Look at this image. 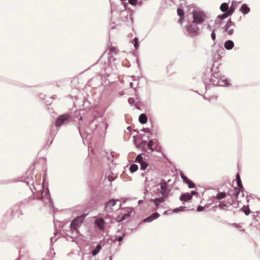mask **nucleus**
Segmentation results:
<instances>
[{"label":"nucleus","mask_w":260,"mask_h":260,"mask_svg":"<svg viewBox=\"0 0 260 260\" xmlns=\"http://www.w3.org/2000/svg\"><path fill=\"white\" fill-rule=\"evenodd\" d=\"M192 14L193 18L192 22L195 24H202L207 17L206 14L204 11L198 9L193 10Z\"/></svg>","instance_id":"obj_1"},{"label":"nucleus","mask_w":260,"mask_h":260,"mask_svg":"<svg viewBox=\"0 0 260 260\" xmlns=\"http://www.w3.org/2000/svg\"><path fill=\"white\" fill-rule=\"evenodd\" d=\"M85 218V215H82L75 218L71 222L70 225V230L72 233L74 232H78V228H79L82 224Z\"/></svg>","instance_id":"obj_2"},{"label":"nucleus","mask_w":260,"mask_h":260,"mask_svg":"<svg viewBox=\"0 0 260 260\" xmlns=\"http://www.w3.org/2000/svg\"><path fill=\"white\" fill-rule=\"evenodd\" d=\"M197 24L192 22L186 26V30L190 37H194L199 35L200 29Z\"/></svg>","instance_id":"obj_3"},{"label":"nucleus","mask_w":260,"mask_h":260,"mask_svg":"<svg viewBox=\"0 0 260 260\" xmlns=\"http://www.w3.org/2000/svg\"><path fill=\"white\" fill-rule=\"evenodd\" d=\"M70 118L69 114H63L59 116L56 120L55 122V126L58 127L60 126L62 124L64 123Z\"/></svg>","instance_id":"obj_4"},{"label":"nucleus","mask_w":260,"mask_h":260,"mask_svg":"<svg viewBox=\"0 0 260 260\" xmlns=\"http://www.w3.org/2000/svg\"><path fill=\"white\" fill-rule=\"evenodd\" d=\"M160 193L164 197H168V190H167V184L166 182L162 181L160 183Z\"/></svg>","instance_id":"obj_5"},{"label":"nucleus","mask_w":260,"mask_h":260,"mask_svg":"<svg viewBox=\"0 0 260 260\" xmlns=\"http://www.w3.org/2000/svg\"><path fill=\"white\" fill-rule=\"evenodd\" d=\"M177 14L180 17L178 22L181 25H182L184 19V12L182 9L178 8L177 9Z\"/></svg>","instance_id":"obj_6"},{"label":"nucleus","mask_w":260,"mask_h":260,"mask_svg":"<svg viewBox=\"0 0 260 260\" xmlns=\"http://www.w3.org/2000/svg\"><path fill=\"white\" fill-rule=\"evenodd\" d=\"M232 25L233 22L231 20H229L225 25V30L228 32L229 35H232L234 32V29L233 28H230V27Z\"/></svg>","instance_id":"obj_7"},{"label":"nucleus","mask_w":260,"mask_h":260,"mask_svg":"<svg viewBox=\"0 0 260 260\" xmlns=\"http://www.w3.org/2000/svg\"><path fill=\"white\" fill-rule=\"evenodd\" d=\"M159 216V214L157 213H154L151 215L149 216L148 217L145 218L144 220V222H151L153 220L157 219Z\"/></svg>","instance_id":"obj_8"},{"label":"nucleus","mask_w":260,"mask_h":260,"mask_svg":"<svg viewBox=\"0 0 260 260\" xmlns=\"http://www.w3.org/2000/svg\"><path fill=\"white\" fill-rule=\"evenodd\" d=\"M250 10V8L245 4H243L240 9V12L244 15L248 14Z\"/></svg>","instance_id":"obj_9"},{"label":"nucleus","mask_w":260,"mask_h":260,"mask_svg":"<svg viewBox=\"0 0 260 260\" xmlns=\"http://www.w3.org/2000/svg\"><path fill=\"white\" fill-rule=\"evenodd\" d=\"M191 199H192V196L188 193L182 194L180 198V200L181 201H184V202L189 201V200H191Z\"/></svg>","instance_id":"obj_10"},{"label":"nucleus","mask_w":260,"mask_h":260,"mask_svg":"<svg viewBox=\"0 0 260 260\" xmlns=\"http://www.w3.org/2000/svg\"><path fill=\"white\" fill-rule=\"evenodd\" d=\"M104 220L102 218H98L95 220L96 225L101 230L104 229Z\"/></svg>","instance_id":"obj_11"},{"label":"nucleus","mask_w":260,"mask_h":260,"mask_svg":"<svg viewBox=\"0 0 260 260\" xmlns=\"http://www.w3.org/2000/svg\"><path fill=\"white\" fill-rule=\"evenodd\" d=\"M234 43L231 40L226 41L224 45V47L228 50H230L232 49L234 47Z\"/></svg>","instance_id":"obj_12"},{"label":"nucleus","mask_w":260,"mask_h":260,"mask_svg":"<svg viewBox=\"0 0 260 260\" xmlns=\"http://www.w3.org/2000/svg\"><path fill=\"white\" fill-rule=\"evenodd\" d=\"M116 201L114 199L109 200L105 205V208H109L111 209L112 207L115 205Z\"/></svg>","instance_id":"obj_13"},{"label":"nucleus","mask_w":260,"mask_h":260,"mask_svg":"<svg viewBox=\"0 0 260 260\" xmlns=\"http://www.w3.org/2000/svg\"><path fill=\"white\" fill-rule=\"evenodd\" d=\"M220 9L223 12H227L229 10V6L227 3H222L220 7Z\"/></svg>","instance_id":"obj_14"},{"label":"nucleus","mask_w":260,"mask_h":260,"mask_svg":"<svg viewBox=\"0 0 260 260\" xmlns=\"http://www.w3.org/2000/svg\"><path fill=\"white\" fill-rule=\"evenodd\" d=\"M139 121L142 124L146 123L147 121V118L145 114H141L139 116Z\"/></svg>","instance_id":"obj_15"},{"label":"nucleus","mask_w":260,"mask_h":260,"mask_svg":"<svg viewBox=\"0 0 260 260\" xmlns=\"http://www.w3.org/2000/svg\"><path fill=\"white\" fill-rule=\"evenodd\" d=\"M241 188L239 187H235L233 190H231V191H233V193H232V195L237 198L240 192Z\"/></svg>","instance_id":"obj_16"},{"label":"nucleus","mask_w":260,"mask_h":260,"mask_svg":"<svg viewBox=\"0 0 260 260\" xmlns=\"http://www.w3.org/2000/svg\"><path fill=\"white\" fill-rule=\"evenodd\" d=\"M164 198L165 197H162L161 198H156L155 200H154V204L157 207H158L159 204L160 203H162V202H165V200Z\"/></svg>","instance_id":"obj_17"},{"label":"nucleus","mask_w":260,"mask_h":260,"mask_svg":"<svg viewBox=\"0 0 260 260\" xmlns=\"http://www.w3.org/2000/svg\"><path fill=\"white\" fill-rule=\"evenodd\" d=\"M109 53L111 55H115L117 53V48L115 47L111 46L109 49Z\"/></svg>","instance_id":"obj_18"},{"label":"nucleus","mask_w":260,"mask_h":260,"mask_svg":"<svg viewBox=\"0 0 260 260\" xmlns=\"http://www.w3.org/2000/svg\"><path fill=\"white\" fill-rule=\"evenodd\" d=\"M236 178H237V182L238 187H239L240 188H242L243 186H242V182H241L240 176L238 174H237L236 175Z\"/></svg>","instance_id":"obj_19"},{"label":"nucleus","mask_w":260,"mask_h":260,"mask_svg":"<svg viewBox=\"0 0 260 260\" xmlns=\"http://www.w3.org/2000/svg\"><path fill=\"white\" fill-rule=\"evenodd\" d=\"M101 248V245H98L96 247L92 250V254L93 255H95L100 250Z\"/></svg>","instance_id":"obj_20"},{"label":"nucleus","mask_w":260,"mask_h":260,"mask_svg":"<svg viewBox=\"0 0 260 260\" xmlns=\"http://www.w3.org/2000/svg\"><path fill=\"white\" fill-rule=\"evenodd\" d=\"M129 214L127 213L122 216V217L120 219H118V218H116V220L118 222L122 221L124 220H125L127 218L129 217Z\"/></svg>","instance_id":"obj_21"},{"label":"nucleus","mask_w":260,"mask_h":260,"mask_svg":"<svg viewBox=\"0 0 260 260\" xmlns=\"http://www.w3.org/2000/svg\"><path fill=\"white\" fill-rule=\"evenodd\" d=\"M153 141L152 140H149V141L148 142V147L149 148V149H150L151 151H153L154 150V148H153Z\"/></svg>","instance_id":"obj_22"},{"label":"nucleus","mask_w":260,"mask_h":260,"mask_svg":"<svg viewBox=\"0 0 260 260\" xmlns=\"http://www.w3.org/2000/svg\"><path fill=\"white\" fill-rule=\"evenodd\" d=\"M235 10V7L234 6V3L233 2L231 7L229 8V10L228 12L231 15H232L233 14V13H234Z\"/></svg>","instance_id":"obj_23"},{"label":"nucleus","mask_w":260,"mask_h":260,"mask_svg":"<svg viewBox=\"0 0 260 260\" xmlns=\"http://www.w3.org/2000/svg\"><path fill=\"white\" fill-rule=\"evenodd\" d=\"M231 16V15L227 11V12H225V13H224V14H223L222 15H219L218 16V17L220 19H225V18H227L228 16Z\"/></svg>","instance_id":"obj_24"},{"label":"nucleus","mask_w":260,"mask_h":260,"mask_svg":"<svg viewBox=\"0 0 260 260\" xmlns=\"http://www.w3.org/2000/svg\"><path fill=\"white\" fill-rule=\"evenodd\" d=\"M138 166L137 165L133 164L131 166L129 170L132 173H133V172L136 171L138 170Z\"/></svg>","instance_id":"obj_25"},{"label":"nucleus","mask_w":260,"mask_h":260,"mask_svg":"<svg viewBox=\"0 0 260 260\" xmlns=\"http://www.w3.org/2000/svg\"><path fill=\"white\" fill-rule=\"evenodd\" d=\"M141 165V169L142 170H145L148 167V164L145 161H143L140 164Z\"/></svg>","instance_id":"obj_26"},{"label":"nucleus","mask_w":260,"mask_h":260,"mask_svg":"<svg viewBox=\"0 0 260 260\" xmlns=\"http://www.w3.org/2000/svg\"><path fill=\"white\" fill-rule=\"evenodd\" d=\"M225 197V193L224 192H220L217 194V199L220 200L223 199Z\"/></svg>","instance_id":"obj_27"},{"label":"nucleus","mask_w":260,"mask_h":260,"mask_svg":"<svg viewBox=\"0 0 260 260\" xmlns=\"http://www.w3.org/2000/svg\"><path fill=\"white\" fill-rule=\"evenodd\" d=\"M136 161L141 164V162H142L143 161V157L141 155V154H139L137 157L136 158V160H135Z\"/></svg>","instance_id":"obj_28"},{"label":"nucleus","mask_w":260,"mask_h":260,"mask_svg":"<svg viewBox=\"0 0 260 260\" xmlns=\"http://www.w3.org/2000/svg\"><path fill=\"white\" fill-rule=\"evenodd\" d=\"M180 176L182 178V179H183V181L187 183V182H188L189 181V179H188L187 178V177H186L183 173H181L180 174Z\"/></svg>","instance_id":"obj_29"},{"label":"nucleus","mask_w":260,"mask_h":260,"mask_svg":"<svg viewBox=\"0 0 260 260\" xmlns=\"http://www.w3.org/2000/svg\"><path fill=\"white\" fill-rule=\"evenodd\" d=\"M187 184H188V187L190 188H192L195 187V184L190 180H189V181L187 182Z\"/></svg>","instance_id":"obj_30"},{"label":"nucleus","mask_w":260,"mask_h":260,"mask_svg":"<svg viewBox=\"0 0 260 260\" xmlns=\"http://www.w3.org/2000/svg\"><path fill=\"white\" fill-rule=\"evenodd\" d=\"M128 2L132 5H136L137 0H128Z\"/></svg>","instance_id":"obj_31"},{"label":"nucleus","mask_w":260,"mask_h":260,"mask_svg":"<svg viewBox=\"0 0 260 260\" xmlns=\"http://www.w3.org/2000/svg\"><path fill=\"white\" fill-rule=\"evenodd\" d=\"M226 206V205L223 203H220L218 205V207L221 209H222L223 207H225Z\"/></svg>","instance_id":"obj_32"},{"label":"nucleus","mask_w":260,"mask_h":260,"mask_svg":"<svg viewBox=\"0 0 260 260\" xmlns=\"http://www.w3.org/2000/svg\"><path fill=\"white\" fill-rule=\"evenodd\" d=\"M134 46L136 48H138V40L137 38H135V44Z\"/></svg>","instance_id":"obj_33"},{"label":"nucleus","mask_w":260,"mask_h":260,"mask_svg":"<svg viewBox=\"0 0 260 260\" xmlns=\"http://www.w3.org/2000/svg\"><path fill=\"white\" fill-rule=\"evenodd\" d=\"M211 38L213 39V41L215 40L216 39V35L215 34L214 31H213L211 34Z\"/></svg>","instance_id":"obj_34"},{"label":"nucleus","mask_w":260,"mask_h":260,"mask_svg":"<svg viewBox=\"0 0 260 260\" xmlns=\"http://www.w3.org/2000/svg\"><path fill=\"white\" fill-rule=\"evenodd\" d=\"M204 209V207H202V206H199L198 208H197V211L198 212H201V211H203Z\"/></svg>","instance_id":"obj_35"},{"label":"nucleus","mask_w":260,"mask_h":260,"mask_svg":"<svg viewBox=\"0 0 260 260\" xmlns=\"http://www.w3.org/2000/svg\"><path fill=\"white\" fill-rule=\"evenodd\" d=\"M125 236L124 234H123V235L122 236H120L119 237L118 239H117V240L119 242L121 241L124 237V236Z\"/></svg>","instance_id":"obj_36"},{"label":"nucleus","mask_w":260,"mask_h":260,"mask_svg":"<svg viewBox=\"0 0 260 260\" xmlns=\"http://www.w3.org/2000/svg\"><path fill=\"white\" fill-rule=\"evenodd\" d=\"M182 210L181 209H179L178 208H176L175 209H174V211L175 212H177L178 211H182Z\"/></svg>","instance_id":"obj_37"},{"label":"nucleus","mask_w":260,"mask_h":260,"mask_svg":"<svg viewBox=\"0 0 260 260\" xmlns=\"http://www.w3.org/2000/svg\"><path fill=\"white\" fill-rule=\"evenodd\" d=\"M172 69V67L171 66H168L167 67V70L168 71H169L170 70H171Z\"/></svg>","instance_id":"obj_38"},{"label":"nucleus","mask_w":260,"mask_h":260,"mask_svg":"<svg viewBox=\"0 0 260 260\" xmlns=\"http://www.w3.org/2000/svg\"><path fill=\"white\" fill-rule=\"evenodd\" d=\"M196 193V191H191V194H190L192 196V195H193V194H195Z\"/></svg>","instance_id":"obj_39"},{"label":"nucleus","mask_w":260,"mask_h":260,"mask_svg":"<svg viewBox=\"0 0 260 260\" xmlns=\"http://www.w3.org/2000/svg\"><path fill=\"white\" fill-rule=\"evenodd\" d=\"M245 214H246V215H248V214H249V211H246V212H245Z\"/></svg>","instance_id":"obj_40"},{"label":"nucleus","mask_w":260,"mask_h":260,"mask_svg":"<svg viewBox=\"0 0 260 260\" xmlns=\"http://www.w3.org/2000/svg\"><path fill=\"white\" fill-rule=\"evenodd\" d=\"M131 100V99H129L128 100L129 102H130Z\"/></svg>","instance_id":"obj_41"}]
</instances>
